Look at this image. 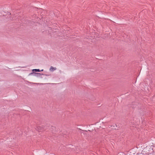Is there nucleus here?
I'll return each mask as SVG.
<instances>
[{"label": "nucleus", "instance_id": "obj_1", "mask_svg": "<svg viewBox=\"0 0 155 155\" xmlns=\"http://www.w3.org/2000/svg\"><path fill=\"white\" fill-rule=\"evenodd\" d=\"M56 69V68H54L52 66H51L50 68V71H53L54 70Z\"/></svg>", "mask_w": 155, "mask_h": 155}, {"label": "nucleus", "instance_id": "obj_5", "mask_svg": "<svg viewBox=\"0 0 155 155\" xmlns=\"http://www.w3.org/2000/svg\"><path fill=\"white\" fill-rule=\"evenodd\" d=\"M40 71H43V69H42V70H40Z\"/></svg>", "mask_w": 155, "mask_h": 155}, {"label": "nucleus", "instance_id": "obj_4", "mask_svg": "<svg viewBox=\"0 0 155 155\" xmlns=\"http://www.w3.org/2000/svg\"><path fill=\"white\" fill-rule=\"evenodd\" d=\"M35 74H36L40 75V74L39 73H35Z\"/></svg>", "mask_w": 155, "mask_h": 155}, {"label": "nucleus", "instance_id": "obj_6", "mask_svg": "<svg viewBox=\"0 0 155 155\" xmlns=\"http://www.w3.org/2000/svg\"><path fill=\"white\" fill-rule=\"evenodd\" d=\"M45 76H48V75L46 74H45Z\"/></svg>", "mask_w": 155, "mask_h": 155}, {"label": "nucleus", "instance_id": "obj_3", "mask_svg": "<svg viewBox=\"0 0 155 155\" xmlns=\"http://www.w3.org/2000/svg\"><path fill=\"white\" fill-rule=\"evenodd\" d=\"M33 73H34V72H31L29 74V75H31L33 74Z\"/></svg>", "mask_w": 155, "mask_h": 155}, {"label": "nucleus", "instance_id": "obj_2", "mask_svg": "<svg viewBox=\"0 0 155 155\" xmlns=\"http://www.w3.org/2000/svg\"><path fill=\"white\" fill-rule=\"evenodd\" d=\"M32 71L33 72L41 71L39 69H33L32 70Z\"/></svg>", "mask_w": 155, "mask_h": 155}]
</instances>
